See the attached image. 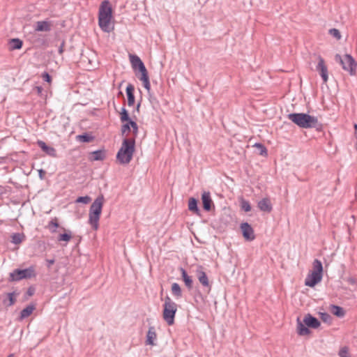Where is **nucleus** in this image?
<instances>
[{
	"label": "nucleus",
	"instance_id": "31",
	"mask_svg": "<svg viewBox=\"0 0 357 357\" xmlns=\"http://www.w3.org/2000/svg\"><path fill=\"white\" fill-rule=\"evenodd\" d=\"M254 146L258 150L259 155H267V149L262 144L256 143Z\"/></svg>",
	"mask_w": 357,
	"mask_h": 357
},
{
	"label": "nucleus",
	"instance_id": "52",
	"mask_svg": "<svg viewBox=\"0 0 357 357\" xmlns=\"http://www.w3.org/2000/svg\"><path fill=\"white\" fill-rule=\"evenodd\" d=\"M8 357H13V354H10Z\"/></svg>",
	"mask_w": 357,
	"mask_h": 357
},
{
	"label": "nucleus",
	"instance_id": "47",
	"mask_svg": "<svg viewBox=\"0 0 357 357\" xmlns=\"http://www.w3.org/2000/svg\"><path fill=\"white\" fill-rule=\"evenodd\" d=\"M47 263V267L48 268H50L52 265H53L54 264V259H47L46 260Z\"/></svg>",
	"mask_w": 357,
	"mask_h": 357
},
{
	"label": "nucleus",
	"instance_id": "24",
	"mask_svg": "<svg viewBox=\"0 0 357 357\" xmlns=\"http://www.w3.org/2000/svg\"><path fill=\"white\" fill-rule=\"evenodd\" d=\"M172 293L176 298H179L182 296L181 289L178 283L174 282L172 284Z\"/></svg>",
	"mask_w": 357,
	"mask_h": 357
},
{
	"label": "nucleus",
	"instance_id": "5",
	"mask_svg": "<svg viewBox=\"0 0 357 357\" xmlns=\"http://www.w3.org/2000/svg\"><path fill=\"white\" fill-rule=\"evenodd\" d=\"M320 326V321L312 317L310 314H307L301 321L299 318L297 319V333L299 335H306L310 333L307 328H317Z\"/></svg>",
	"mask_w": 357,
	"mask_h": 357
},
{
	"label": "nucleus",
	"instance_id": "22",
	"mask_svg": "<svg viewBox=\"0 0 357 357\" xmlns=\"http://www.w3.org/2000/svg\"><path fill=\"white\" fill-rule=\"evenodd\" d=\"M35 307L33 305H28L24 309H23L20 312V319H23L29 316H30L33 311L34 310Z\"/></svg>",
	"mask_w": 357,
	"mask_h": 357
},
{
	"label": "nucleus",
	"instance_id": "28",
	"mask_svg": "<svg viewBox=\"0 0 357 357\" xmlns=\"http://www.w3.org/2000/svg\"><path fill=\"white\" fill-rule=\"evenodd\" d=\"M72 238V233L70 231H68V232L66 233H64V234H60L58 238H57V240L59 241H69Z\"/></svg>",
	"mask_w": 357,
	"mask_h": 357
},
{
	"label": "nucleus",
	"instance_id": "9",
	"mask_svg": "<svg viewBox=\"0 0 357 357\" xmlns=\"http://www.w3.org/2000/svg\"><path fill=\"white\" fill-rule=\"evenodd\" d=\"M35 271L33 267L25 269H15L10 273V281H19L22 279H29L35 277Z\"/></svg>",
	"mask_w": 357,
	"mask_h": 357
},
{
	"label": "nucleus",
	"instance_id": "4",
	"mask_svg": "<svg viewBox=\"0 0 357 357\" xmlns=\"http://www.w3.org/2000/svg\"><path fill=\"white\" fill-rule=\"evenodd\" d=\"M103 203L104 197L101 195L94 200L90 207L89 222L95 230L98 229V222L102 212Z\"/></svg>",
	"mask_w": 357,
	"mask_h": 357
},
{
	"label": "nucleus",
	"instance_id": "39",
	"mask_svg": "<svg viewBox=\"0 0 357 357\" xmlns=\"http://www.w3.org/2000/svg\"><path fill=\"white\" fill-rule=\"evenodd\" d=\"M130 124L131 128H132L133 135L135 137H136L138 133V126L137 123L133 121H130Z\"/></svg>",
	"mask_w": 357,
	"mask_h": 357
},
{
	"label": "nucleus",
	"instance_id": "51",
	"mask_svg": "<svg viewBox=\"0 0 357 357\" xmlns=\"http://www.w3.org/2000/svg\"><path fill=\"white\" fill-rule=\"evenodd\" d=\"M139 107H140V104H139V103H138V104H137V110H139Z\"/></svg>",
	"mask_w": 357,
	"mask_h": 357
},
{
	"label": "nucleus",
	"instance_id": "27",
	"mask_svg": "<svg viewBox=\"0 0 357 357\" xmlns=\"http://www.w3.org/2000/svg\"><path fill=\"white\" fill-rule=\"evenodd\" d=\"M240 206L241 208L245 212H249L252 208L250 202L243 198H241L240 200Z\"/></svg>",
	"mask_w": 357,
	"mask_h": 357
},
{
	"label": "nucleus",
	"instance_id": "36",
	"mask_svg": "<svg viewBox=\"0 0 357 357\" xmlns=\"http://www.w3.org/2000/svg\"><path fill=\"white\" fill-rule=\"evenodd\" d=\"M329 33L331 36H332L333 37L335 38L337 40H340L341 38V34H340V32L338 29H331L329 31H328Z\"/></svg>",
	"mask_w": 357,
	"mask_h": 357
},
{
	"label": "nucleus",
	"instance_id": "32",
	"mask_svg": "<svg viewBox=\"0 0 357 357\" xmlns=\"http://www.w3.org/2000/svg\"><path fill=\"white\" fill-rule=\"evenodd\" d=\"M8 303L7 301H4L3 303L7 306H11L15 303V292L8 293L7 294Z\"/></svg>",
	"mask_w": 357,
	"mask_h": 357
},
{
	"label": "nucleus",
	"instance_id": "33",
	"mask_svg": "<svg viewBox=\"0 0 357 357\" xmlns=\"http://www.w3.org/2000/svg\"><path fill=\"white\" fill-rule=\"evenodd\" d=\"M137 69L139 70V72L141 74V76L139 77V79L149 77L147 70L144 63H142L141 66Z\"/></svg>",
	"mask_w": 357,
	"mask_h": 357
},
{
	"label": "nucleus",
	"instance_id": "38",
	"mask_svg": "<svg viewBox=\"0 0 357 357\" xmlns=\"http://www.w3.org/2000/svg\"><path fill=\"white\" fill-rule=\"evenodd\" d=\"M141 81H142L143 82V85H144V87L147 90V91H149L150 89H151V84H150V82H149V77H144V78H142V79H140Z\"/></svg>",
	"mask_w": 357,
	"mask_h": 357
},
{
	"label": "nucleus",
	"instance_id": "42",
	"mask_svg": "<svg viewBox=\"0 0 357 357\" xmlns=\"http://www.w3.org/2000/svg\"><path fill=\"white\" fill-rule=\"evenodd\" d=\"M339 355L340 357H349L347 349L346 347H344V348H342V349H340V351L339 352Z\"/></svg>",
	"mask_w": 357,
	"mask_h": 357
},
{
	"label": "nucleus",
	"instance_id": "8",
	"mask_svg": "<svg viewBox=\"0 0 357 357\" xmlns=\"http://www.w3.org/2000/svg\"><path fill=\"white\" fill-rule=\"evenodd\" d=\"M335 60L336 62L339 63L342 68L345 71H347L350 75H356L357 63L350 54H344L343 56H341L340 54H336L335 56Z\"/></svg>",
	"mask_w": 357,
	"mask_h": 357
},
{
	"label": "nucleus",
	"instance_id": "43",
	"mask_svg": "<svg viewBox=\"0 0 357 357\" xmlns=\"http://www.w3.org/2000/svg\"><path fill=\"white\" fill-rule=\"evenodd\" d=\"M42 77L45 82H51V76L47 73H44L42 75Z\"/></svg>",
	"mask_w": 357,
	"mask_h": 357
},
{
	"label": "nucleus",
	"instance_id": "34",
	"mask_svg": "<svg viewBox=\"0 0 357 357\" xmlns=\"http://www.w3.org/2000/svg\"><path fill=\"white\" fill-rule=\"evenodd\" d=\"M59 223L56 218L52 219L50 222L48 227L51 229L52 233L56 232V229L59 227Z\"/></svg>",
	"mask_w": 357,
	"mask_h": 357
},
{
	"label": "nucleus",
	"instance_id": "37",
	"mask_svg": "<svg viewBox=\"0 0 357 357\" xmlns=\"http://www.w3.org/2000/svg\"><path fill=\"white\" fill-rule=\"evenodd\" d=\"M91 201V198L89 196L79 197L76 199L77 203L88 204Z\"/></svg>",
	"mask_w": 357,
	"mask_h": 357
},
{
	"label": "nucleus",
	"instance_id": "41",
	"mask_svg": "<svg viewBox=\"0 0 357 357\" xmlns=\"http://www.w3.org/2000/svg\"><path fill=\"white\" fill-rule=\"evenodd\" d=\"M130 121L127 122L126 123L123 124L121 127V132L123 135L126 132H129L130 130Z\"/></svg>",
	"mask_w": 357,
	"mask_h": 357
},
{
	"label": "nucleus",
	"instance_id": "25",
	"mask_svg": "<svg viewBox=\"0 0 357 357\" xmlns=\"http://www.w3.org/2000/svg\"><path fill=\"white\" fill-rule=\"evenodd\" d=\"M10 50H20L22 47V41L19 38H13L10 40Z\"/></svg>",
	"mask_w": 357,
	"mask_h": 357
},
{
	"label": "nucleus",
	"instance_id": "50",
	"mask_svg": "<svg viewBox=\"0 0 357 357\" xmlns=\"http://www.w3.org/2000/svg\"><path fill=\"white\" fill-rule=\"evenodd\" d=\"M355 132H357V124L354 125Z\"/></svg>",
	"mask_w": 357,
	"mask_h": 357
},
{
	"label": "nucleus",
	"instance_id": "11",
	"mask_svg": "<svg viewBox=\"0 0 357 357\" xmlns=\"http://www.w3.org/2000/svg\"><path fill=\"white\" fill-rule=\"evenodd\" d=\"M243 236L247 241H252L255 238L254 229L248 222H243L240 225Z\"/></svg>",
	"mask_w": 357,
	"mask_h": 357
},
{
	"label": "nucleus",
	"instance_id": "17",
	"mask_svg": "<svg viewBox=\"0 0 357 357\" xmlns=\"http://www.w3.org/2000/svg\"><path fill=\"white\" fill-rule=\"evenodd\" d=\"M156 333L155 331V328L153 326H151L149 328L147 335H146V344L149 345H155L154 340L156 339Z\"/></svg>",
	"mask_w": 357,
	"mask_h": 357
},
{
	"label": "nucleus",
	"instance_id": "30",
	"mask_svg": "<svg viewBox=\"0 0 357 357\" xmlns=\"http://www.w3.org/2000/svg\"><path fill=\"white\" fill-rule=\"evenodd\" d=\"M120 115H121L120 119L122 122H125V121L129 122L130 121H132L129 117L128 111L124 107L121 108V112L120 113Z\"/></svg>",
	"mask_w": 357,
	"mask_h": 357
},
{
	"label": "nucleus",
	"instance_id": "49",
	"mask_svg": "<svg viewBox=\"0 0 357 357\" xmlns=\"http://www.w3.org/2000/svg\"><path fill=\"white\" fill-rule=\"evenodd\" d=\"M37 91L38 93H40L42 91V88L40 86H37Z\"/></svg>",
	"mask_w": 357,
	"mask_h": 357
},
{
	"label": "nucleus",
	"instance_id": "16",
	"mask_svg": "<svg viewBox=\"0 0 357 357\" xmlns=\"http://www.w3.org/2000/svg\"><path fill=\"white\" fill-rule=\"evenodd\" d=\"M52 24L48 21H38L35 27L36 31H50L52 29Z\"/></svg>",
	"mask_w": 357,
	"mask_h": 357
},
{
	"label": "nucleus",
	"instance_id": "21",
	"mask_svg": "<svg viewBox=\"0 0 357 357\" xmlns=\"http://www.w3.org/2000/svg\"><path fill=\"white\" fill-rule=\"evenodd\" d=\"M130 61L132 65V67L134 70H137V68H139L142 63H144L140 58L137 55H130Z\"/></svg>",
	"mask_w": 357,
	"mask_h": 357
},
{
	"label": "nucleus",
	"instance_id": "14",
	"mask_svg": "<svg viewBox=\"0 0 357 357\" xmlns=\"http://www.w3.org/2000/svg\"><path fill=\"white\" fill-rule=\"evenodd\" d=\"M37 144L47 155L54 158L56 157V151L54 148L47 146L42 140H38Z\"/></svg>",
	"mask_w": 357,
	"mask_h": 357
},
{
	"label": "nucleus",
	"instance_id": "2",
	"mask_svg": "<svg viewBox=\"0 0 357 357\" xmlns=\"http://www.w3.org/2000/svg\"><path fill=\"white\" fill-rule=\"evenodd\" d=\"M112 9L109 1H103L99 8L98 12V24L100 28L106 33H109L113 30L112 25Z\"/></svg>",
	"mask_w": 357,
	"mask_h": 357
},
{
	"label": "nucleus",
	"instance_id": "45",
	"mask_svg": "<svg viewBox=\"0 0 357 357\" xmlns=\"http://www.w3.org/2000/svg\"><path fill=\"white\" fill-rule=\"evenodd\" d=\"M46 172L45 171H44L43 169H40L38 171V175H39V177L40 179H43L44 178V176L45 175Z\"/></svg>",
	"mask_w": 357,
	"mask_h": 357
},
{
	"label": "nucleus",
	"instance_id": "6",
	"mask_svg": "<svg viewBox=\"0 0 357 357\" xmlns=\"http://www.w3.org/2000/svg\"><path fill=\"white\" fill-rule=\"evenodd\" d=\"M323 277V266L322 263L319 259H314L312 263V271L307 276L305 280L306 286L313 287L317 283L321 282Z\"/></svg>",
	"mask_w": 357,
	"mask_h": 357
},
{
	"label": "nucleus",
	"instance_id": "19",
	"mask_svg": "<svg viewBox=\"0 0 357 357\" xmlns=\"http://www.w3.org/2000/svg\"><path fill=\"white\" fill-rule=\"evenodd\" d=\"M188 209L196 215H200V210L197 206V200L195 198L191 197L189 199Z\"/></svg>",
	"mask_w": 357,
	"mask_h": 357
},
{
	"label": "nucleus",
	"instance_id": "12",
	"mask_svg": "<svg viewBox=\"0 0 357 357\" xmlns=\"http://www.w3.org/2000/svg\"><path fill=\"white\" fill-rule=\"evenodd\" d=\"M318 63L316 66V70L319 73L323 81L326 83L328 81V68L325 64L324 59L321 56H318Z\"/></svg>",
	"mask_w": 357,
	"mask_h": 357
},
{
	"label": "nucleus",
	"instance_id": "44",
	"mask_svg": "<svg viewBox=\"0 0 357 357\" xmlns=\"http://www.w3.org/2000/svg\"><path fill=\"white\" fill-rule=\"evenodd\" d=\"M64 45H65V42L63 41L59 48V54H62L63 51H64Z\"/></svg>",
	"mask_w": 357,
	"mask_h": 357
},
{
	"label": "nucleus",
	"instance_id": "7",
	"mask_svg": "<svg viewBox=\"0 0 357 357\" xmlns=\"http://www.w3.org/2000/svg\"><path fill=\"white\" fill-rule=\"evenodd\" d=\"M163 310V319L168 325H172L174 322V317L177 311V305L167 296L165 298Z\"/></svg>",
	"mask_w": 357,
	"mask_h": 357
},
{
	"label": "nucleus",
	"instance_id": "46",
	"mask_svg": "<svg viewBox=\"0 0 357 357\" xmlns=\"http://www.w3.org/2000/svg\"><path fill=\"white\" fill-rule=\"evenodd\" d=\"M34 292H35V289L33 287H29L27 290V294L29 296H31L34 294Z\"/></svg>",
	"mask_w": 357,
	"mask_h": 357
},
{
	"label": "nucleus",
	"instance_id": "1",
	"mask_svg": "<svg viewBox=\"0 0 357 357\" xmlns=\"http://www.w3.org/2000/svg\"><path fill=\"white\" fill-rule=\"evenodd\" d=\"M288 119L296 125L302 128H316L321 130L322 125L317 118L305 113H291L287 116Z\"/></svg>",
	"mask_w": 357,
	"mask_h": 357
},
{
	"label": "nucleus",
	"instance_id": "23",
	"mask_svg": "<svg viewBox=\"0 0 357 357\" xmlns=\"http://www.w3.org/2000/svg\"><path fill=\"white\" fill-rule=\"evenodd\" d=\"M24 238L25 236L23 234L14 233L11 236V242L15 245H18L24 241Z\"/></svg>",
	"mask_w": 357,
	"mask_h": 357
},
{
	"label": "nucleus",
	"instance_id": "10",
	"mask_svg": "<svg viewBox=\"0 0 357 357\" xmlns=\"http://www.w3.org/2000/svg\"><path fill=\"white\" fill-rule=\"evenodd\" d=\"M195 273L199 282L202 284V285L208 288V291H210L211 285L210 284L208 276L204 271V268L202 266H197Z\"/></svg>",
	"mask_w": 357,
	"mask_h": 357
},
{
	"label": "nucleus",
	"instance_id": "13",
	"mask_svg": "<svg viewBox=\"0 0 357 357\" xmlns=\"http://www.w3.org/2000/svg\"><path fill=\"white\" fill-rule=\"evenodd\" d=\"M202 202L203 205V208L206 211H210L212 208H214L213 202L211 197V194L209 192L204 191L202 195Z\"/></svg>",
	"mask_w": 357,
	"mask_h": 357
},
{
	"label": "nucleus",
	"instance_id": "26",
	"mask_svg": "<svg viewBox=\"0 0 357 357\" xmlns=\"http://www.w3.org/2000/svg\"><path fill=\"white\" fill-rule=\"evenodd\" d=\"M332 313L338 317H342L345 314L344 309L337 305H332Z\"/></svg>",
	"mask_w": 357,
	"mask_h": 357
},
{
	"label": "nucleus",
	"instance_id": "15",
	"mask_svg": "<svg viewBox=\"0 0 357 357\" xmlns=\"http://www.w3.org/2000/svg\"><path fill=\"white\" fill-rule=\"evenodd\" d=\"M257 206L260 211L266 213H270L273 209L272 204L268 198H263L258 202Z\"/></svg>",
	"mask_w": 357,
	"mask_h": 357
},
{
	"label": "nucleus",
	"instance_id": "29",
	"mask_svg": "<svg viewBox=\"0 0 357 357\" xmlns=\"http://www.w3.org/2000/svg\"><path fill=\"white\" fill-rule=\"evenodd\" d=\"M93 160H102L105 158V153L102 151H96L91 153Z\"/></svg>",
	"mask_w": 357,
	"mask_h": 357
},
{
	"label": "nucleus",
	"instance_id": "18",
	"mask_svg": "<svg viewBox=\"0 0 357 357\" xmlns=\"http://www.w3.org/2000/svg\"><path fill=\"white\" fill-rule=\"evenodd\" d=\"M134 90V86L131 84H129L126 87L128 106H132L135 103Z\"/></svg>",
	"mask_w": 357,
	"mask_h": 357
},
{
	"label": "nucleus",
	"instance_id": "40",
	"mask_svg": "<svg viewBox=\"0 0 357 357\" xmlns=\"http://www.w3.org/2000/svg\"><path fill=\"white\" fill-rule=\"evenodd\" d=\"M78 137L83 142H89L92 139V137L87 134L79 135Z\"/></svg>",
	"mask_w": 357,
	"mask_h": 357
},
{
	"label": "nucleus",
	"instance_id": "48",
	"mask_svg": "<svg viewBox=\"0 0 357 357\" xmlns=\"http://www.w3.org/2000/svg\"><path fill=\"white\" fill-rule=\"evenodd\" d=\"M350 284H354L356 283V280L353 278H348L347 280Z\"/></svg>",
	"mask_w": 357,
	"mask_h": 357
},
{
	"label": "nucleus",
	"instance_id": "35",
	"mask_svg": "<svg viewBox=\"0 0 357 357\" xmlns=\"http://www.w3.org/2000/svg\"><path fill=\"white\" fill-rule=\"evenodd\" d=\"M320 318L325 323H331L332 320V317L327 312H321Z\"/></svg>",
	"mask_w": 357,
	"mask_h": 357
},
{
	"label": "nucleus",
	"instance_id": "20",
	"mask_svg": "<svg viewBox=\"0 0 357 357\" xmlns=\"http://www.w3.org/2000/svg\"><path fill=\"white\" fill-rule=\"evenodd\" d=\"M180 271L181 273L182 279H183L185 286L189 289H192L193 281H192L191 277L188 275L187 272L185 271V270L184 268H181Z\"/></svg>",
	"mask_w": 357,
	"mask_h": 357
},
{
	"label": "nucleus",
	"instance_id": "3",
	"mask_svg": "<svg viewBox=\"0 0 357 357\" xmlns=\"http://www.w3.org/2000/svg\"><path fill=\"white\" fill-rule=\"evenodd\" d=\"M135 138L123 139L116 155V159L121 164H128L131 161L135 152Z\"/></svg>",
	"mask_w": 357,
	"mask_h": 357
}]
</instances>
